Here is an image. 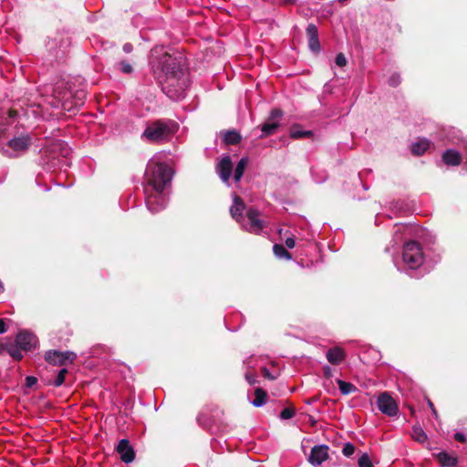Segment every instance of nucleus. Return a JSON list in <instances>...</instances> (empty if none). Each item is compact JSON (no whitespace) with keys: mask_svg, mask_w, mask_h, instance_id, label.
I'll list each match as a JSON object with an SVG mask.
<instances>
[{"mask_svg":"<svg viewBox=\"0 0 467 467\" xmlns=\"http://www.w3.org/2000/svg\"><path fill=\"white\" fill-rule=\"evenodd\" d=\"M233 171V163L230 157L226 156L222 159L217 166V171L221 179L227 182L231 177Z\"/></svg>","mask_w":467,"mask_h":467,"instance_id":"nucleus-11","label":"nucleus"},{"mask_svg":"<svg viewBox=\"0 0 467 467\" xmlns=\"http://www.w3.org/2000/svg\"><path fill=\"white\" fill-rule=\"evenodd\" d=\"M36 342L35 337L28 332H19L16 338V345L24 350H29Z\"/></svg>","mask_w":467,"mask_h":467,"instance_id":"nucleus-12","label":"nucleus"},{"mask_svg":"<svg viewBox=\"0 0 467 467\" xmlns=\"http://www.w3.org/2000/svg\"><path fill=\"white\" fill-rule=\"evenodd\" d=\"M273 250L274 254L278 258L286 260H290L292 258L291 254L282 244H275Z\"/></svg>","mask_w":467,"mask_h":467,"instance_id":"nucleus-23","label":"nucleus"},{"mask_svg":"<svg viewBox=\"0 0 467 467\" xmlns=\"http://www.w3.org/2000/svg\"><path fill=\"white\" fill-rule=\"evenodd\" d=\"M119 69L121 72L125 73V74H130V73H131V72H132V70H133V68H132L131 65H130V64H129V63H128V62H126V61H121V62H119Z\"/></svg>","mask_w":467,"mask_h":467,"instance_id":"nucleus-30","label":"nucleus"},{"mask_svg":"<svg viewBox=\"0 0 467 467\" xmlns=\"http://www.w3.org/2000/svg\"><path fill=\"white\" fill-rule=\"evenodd\" d=\"M164 191H155L150 187H144L145 202L151 213H158L165 206Z\"/></svg>","mask_w":467,"mask_h":467,"instance_id":"nucleus-5","label":"nucleus"},{"mask_svg":"<svg viewBox=\"0 0 467 467\" xmlns=\"http://www.w3.org/2000/svg\"><path fill=\"white\" fill-rule=\"evenodd\" d=\"M337 383L338 385L340 392L343 395H348V394L352 393V392L357 390L356 386L353 385L352 383L346 382V381H344L342 379H337Z\"/></svg>","mask_w":467,"mask_h":467,"instance_id":"nucleus-24","label":"nucleus"},{"mask_svg":"<svg viewBox=\"0 0 467 467\" xmlns=\"http://www.w3.org/2000/svg\"><path fill=\"white\" fill-rule=\"evenodd\" d=\"M377 405L383 414L390 417L395 416L399 410L397 402L388 392H382L379 395Z\"/></svg>","mask_w":467,"mask_h":467,"instance_id":"nucleus-6","label":"nucleus"},{"mask_svg":"<svg viewBox=\"0 0 467 467\" xmlns=\"http://www.w3.org/2000/svg\"><path fill=\"white\" fill-rule=\"evenodd\" d=\"M328 459V447L327 445L315 446L311 450L308 461L314 466H319Z\"/></svg>","mask_w":467,"mask_h":467,"instance_id":"nucleus-9","label":"nucleus"},{"mask_svg":"<svg viewBox=\"0 0 467 467\" xmlns=\"http://www.w3.org/2000/svg\"><path fill=\"white\" fill-rule=\"evenodd\" d=\"M67 370L66 368H62V369L58 372V374H57V378H56V379H55V381H54V385H55L56 387H59V386H61V385L64 383V381H65V378H66V375H67Z\"/></svg>","mask_w":467,"mask_h":467,"instance_id":"nucleus-29","label":"nucleus"},{"mask_svg":"<svg viewBox=\"0 0 467 467\" xmlns=\"http://www.w3.org/2000/svg\"><path fill=\"white\" fill-rule=\"evenodd\" d=\"M178 126L172 120L158 119L149 123L141 138L151 143L166 142L177 132Z\"/></svg>","mask_w":467,"mask_h":467,"instance_id":"nucleus-3","label":"nucleus"},{"mask_svg":"<svg viewBox=\"0 0 467 467\" xmlns=\"http://www.w3.org/2000/svg\"><path fill=\"white\" fill-rule=\"evenodd\" d=\"M261 373L264 378L270 380H274L276 378L275 376L272 375L266 368H262Z\"/></svg>","mask_w":467,"mask_h":467,"instance_id":"nucleus-36","label":"nucleus"},{"mask_svg":"<svg viewBox=\"0 0 467 467\" xmlns=\"http://www.w3.org/2000/svg\"><path fill=\"white\" fill-rule=\"evenodd\" d=\"M285 243L286 247H288L290 249L294 248L295 245H296V242H295V239H294L293 236L292 237H287L285 239Z\"/></svg>","mask_w":467,"mask_h":467,"instance_id":"nucleus-40","label":"nucleus"},{"mask_svg":"<svg viewBox=\"0 0 467 467\" xmlns=\"http://www.w3.org/2000/svg\"><path fill=\"white\" fill-rule=\"evenodd\" d=\"M402 261L410 269H418L424 262V254L418 242L410 241L404 244Z\"/></svg>","mask_w":467,"mask_h":467,"instance_id":"nucleus-4","label":"nucleus"},{"mask_svg":"<svg viewBox=\"0 0 467 467\" xmlns=\"http://www.w3.org/2000/svg\"><path fill=\"white\" fill-rule=\"evenodd\" d=\"M247 162H248V161L246 158H242L239 161V162L235 168V171H234V180L236 182L240 181V179L242 178L244 171L245 170V167L247 165Z\"/></svg>","mask_w":467,"mask_h":467,"instance_id":"nucleus-25","label":"nucleus"},{"mask_svg":"<svg viewBox=\"0 0 467 467\" xmlns=\"http://www.w3.org/2000/svg\"><path fill=\"white\" fill-rule=\"evenodd\" d=\"M267 401V393L262 388H256L254 389V399L252 401V404L254 407H261L265 405Z\"/></svg>","mask_w":467,"mask_h":467,"instance_id":"nucleus-19","label":"nucleus"},{"mask_svg":"<svg viewBox=\"0 0 467 467\" xmlns=\"http://www.w3.org/2000/svg\"><path fill=\"white\" fill-rule=\"evenodd\" d=\"M346 358L344 349L340 347H335L327 352V358L333 365L340 364Z\"/></svg>","mask_w":467,"mask_h":467,"instance_id":"nucleus-16","label":"nucleus"},{"mask_svg":"<svg viewBox=\"0 0 467 467\" xmlns=\"http://www.w3.org/2000/svg\"><path fill=\"white\" fill-rule=\"evenodd\" d=\"M150 65L164 93L172 99L184 97L189 77L178 57L170 55L163 47H155L150 51Z\"/></svg>","mask_w":467,"mask_h":467,"instance_id":"nucleus-1","label":"nucleus"},{"mask_svg":"<svg viewBox=\"0 0 467 467\" xmlns=\"http://www.w3.org/2000/svg\"><path fill=\"white\" fill-rule=\"evenodd\" d=\"M245 209L244 201L237 195L234 198V203L230 208L232 217L238 223L243 220V213Z\"/></svg>","mask_w":467,"mask_h":467,"instance_id":"nucleus-14","label":"nucleus"},{"mask_svg":"<svg viewBox=\"0 0 467 467\" xmlns=\"http://www.w3.org/2000/svg\"><path fill=\"white\" fill-rule=\"evenodd\" d=\"M358 467H374L372 462L367 453L359 457L358 462Z\"/></svg>","mask_w":467,"mask_h":467,"instance_id":"nucleus-28","label":"nucleus"},{"mask_svg":"<svg viewBox=\"0 0 467 467\" xmlns=\"http://www.w3.org/2000/svg\"><path fill=\"white\" fill-rule=\"evenodd\" d=\"M5 350L4 345L0 342V354H2Z\"/></svg>","mask_w":467,"mask_h":467,"instance_id":"nucleus-47","label":"nucleus"},{"mask_svg":"<svg viewBox=\"0 0 467 467\" xmlns=\"http://www.w3.org/2000/svg\"><path fill=\"white\" fill-rule=\"evenodd\" d=\"M117 451L119 454L121 461L125 463L131 462L135 458V452L128 440L123 439L119 441L117 446Z\"/></svg>","mask_w":467,"mask_h":467,"instance_id":"nucleus-10","label":"nucleus"},{"mask_svg":"<svg viewBox=\"0 0 467 467\" xmlns=\"http://www.w3.org/2000/svg\"><path fill=\"white\" fill-rule=\"evenodd\" d=\"M279 122L278 121H271L268 120V122L263 124L262 126V137H267L269 135H272L275 133V130L278 128Z\"/></svg>","mask_w":467,"mask_h":467,"instance_id":"nucleus-22","label":"nucleus"},{"mask_svg":"<svg viewBox=\"0 0 467 467\" xmlns=\"http://www.w3.org/2000/svg\"><path fill=\"white\" fill-rule=\"evenodd\" d=\"M36 382H37L36 378H35L33 376H28L26 378V385L28 388L33 387Z\"/></svg>","mask_w":467,"mask_h":467,"instance_id":"nucleus-39","label":"nucleus"},{"mask_svg":"<svg viewBox=\"0 0 467 467\" xmlns=\"http://www.w3.org/2000/svg\"><path fill=\"white\" fill-rule=\"evenodd\" d=\"M9 353L16 360H20L23 358V355H22L20 349H13V350H10Z\"/></svg>","mask_w":467,"mask_h":467,"instance_id":"nucleus-37","label":"nucleus"},{"mask_svg":"<svg viewBox=\"0 0 467 467\" xmlns=\"http://www.w3.org/2000/svg\"><path fill=\"white\" fill-rule=\"evenodd\" d=\"M442 161L446 165L458 166L462 162V155L454 150H447L442 154Z\"/></svg>","mask_w":467,"mask_h":467,"instance_id":"nucleus-17","label":"nucleus"},{"mask_svg":"<svg viewBox=\"0 0 467 467\" xmlns=\"http://www.w3.org/2000/svg\"><path fill=\"white\" fill-rule=\"evenodd\" d=\"M4 291V285L2 284V282H0V293H2Z\"/></svg>","mask_w":467,"mask_h":467,"instance_id":"nucleus-48","label":"nucleus"},{"mask_svg":"<svg viewBox=\"0 0 467 467\" xmlns=\"http://www.w3.org/2000/svg\"><path fill=\"white\" fill-rule=\"evenodd\" d=\"M6 331V325L4 319H0V334H3Z\"/></svg>","mask_w":467,"mask_h":467,"instance_id":"nucleus-44","label":"nucleus"},{"mask_svg":"<svg viewBox=\"0 0 467 467\" xmlns=\"http://www.w3.org/2000/svg\"><path fill=\"white\" fill-rule=\"evenodd\" d=\"M431 146V141L426 139H420L411 145V152L420 156L422 155Z\"/></svg>","mask_w":467,"mask_h":467,"instance_id":"nucleus-18","label":"nucleus"},{"mask_svg":"<svg viewBox=\"0 0 467 467\" xmlns=\"http://www.w3.org/2000/svg\"><path fill=\"white\" fill-rule=\"evenodd\" d=\"M411 436L415 441L420 443L427 441V435L420 426L413 427Z\"/></svg>","mask_w":467,"mask_h":467,"instance_id":"nucleus-26","label":"nucleus"},{"mask_svg":"<svg viewBox=\"0 0 467 467\" xmlns=\"http://www.w3.org/2000/svg\"><path fill=\"white\" fill-rule=\"evenodd\" d=\"M173 171L164 163L151 159L146 167L144 173V187L152 188L155 191H164L171 183Z\"/></svg>","mask_w":467,"mask_h":467,"instance_id":"nucleus-2","label":"nucleus"},{"mask_svg":"<svg viewBox=\"0 0 467 467\" xmlns=\"http://www.w3.org/2000/svg\"><path fill=\"white\" fill-rule=\"evenodd\" d=\"M324 375L327 379H329L332 377V369L329 367L324 368Z\"/></svg>","mask_w":467,"mask_h":467,"instance_id":"nucleus-41","label":"nucleus"},{"mask_svg":"<svg viewBox=\"0 0 467 467\" xmlns=\"http://www.w3.org/2000/svg\"><path fill=\"white\" fill-rule=\"evenodd\" d=\"M241 140V135L235 130H229L224 133L223 141L227 145H236Z\"/></svg>","mask_w":467,"mask_h":467,"instance_id":"nucleus-21","label":"nucleus"},{"mask_svg":"<svg viewBox=\"0 0 467 467\" xmlns=\"http://www.w3.org/2000/svg\"><path fill=\"white\" fill-rule=\"evenodd\" d=\"M428 404H429L430 408L431 409L432 413H433L435 416H437V411H436V410H435V408H434V406H433L432 402H431V400H429V401H428Z\"/></svg>","mask_w":467,"mask_h":467,"instance_id":"nucleus-45","label":"nucleus"},{"mask_svg":"<svg viewBox=\"0 0 467 467\" xmlns=\"http://www.w3.org/2000/svg\"><path fill=\"white\" fill-rule=\"evenodd\" d=\"M454 439L460 442H464L465 441V437L462 433H460V432H457L455 435H454Z\"/></svg>","mask_w":467,"mask_h":467,"instance_id":"nucleus-42","label":"nucleus"},{"mask_svg":"<svg viewBox=\"0 0 467 467\" xmlns=\"http://www.w3.org/2000/svg\"><path fill=\"white\" fill-rule=\"evenodd\" d=\"M437 459L441 467H452L457 463V459L446 452H440Z\"/></svg>","mask_w":467,"mask_h":467,"instance_id":"nucleus-20","label":"nucleus"},{"mask_svg":"<svg viewBox=\"0 0 467 467\" xmlns=\"http://www.w3.org/2000/svg\"><path fill=\"white\" fill-rule=\"evenodd\" d=\"M283 115L282 110L278 109H274L271 110L269 120L277 121Z\"/></svg>","mask_w":467,"mask_h":467,"instance_id":"nucleus-33","label":"nucleus"},{"mask_svg":"<svg viewBox=\"0 0 467 467\" xmlns=\"http://www.w3.org/2000/svg\"><path fill=\"white\" fill-rule=\"evenodd\" d=\"M290 136L293 139H301L304 137H310V136H312V131H310V130L301 131L296 128H293L290 131Z\"/></svg>","mask_w":467,"mask_h":467,"instance_id":"nucleus-27","label":"nucleus"},{"mask_svg":"<svg viewBox=\"0 0 467 467\" xmlns=\"http://www.w3.org/2000/svg\"><path fill=\"white\" fill-rule=\"evenodd\" d=\"M336 64L338 67H345L347 65V59L342 53H339L336 57Z\"/></svg>","mask_w":467,"mask_h":467,"instance_id":"nucleus-35","label":"nucleus"},{"mask_svg":"<svg viewBox=\"0 0 467 467\" xmlns=\"http://www.w3.org/2000/svg\"><path fill=\"white\" fill-rule=\"evenodd\" d=\"M342 452L345 456L349 457L355 452V446L352 443H346L343 447Z\"/></svg>","mask_w":467,"mask_h":467,"instance_id":"nucleus-32","label":"nucleus"},{"mask_svg":"<svg viewBox=\"0 0 467 467\" xmlns=\"http://www.w3.org/2000/svg\"><path fill=\"white\" fill-rule=\"evenodd\" d=\"M249 221L247 231L249 233L259 234L267 225V223L260 219V212L254 208H250L246 213Z\"/></svg>","mask_w":467,"mask_h":467,"instance_id":"nucleus-8","label":"nucleus"},{"mask_svg":"<svg viewBox=\"0 0 467 467\" xmlns=\"http://www.w3.org/2000/svg\"><path fill=\"white\" fill-rule=\"evenodd\" d=\"M30 137L28 135L14 138L8 141V146L17 152H25L30 145Z\"/></svg>","mask_w":467,"mask_h":467,"instance_id":"nucleus-13","label":"nucleus"},{"mask_svg":"<svg viewBox=\"0 0 467 467\" xmlns=\"http://www.w3.org/2000/svg\"><path fill=\"white\" fill-rule=\"evenodd\" d=\"M77 358V355L73 352H59L56 350H50L46 353V360L55 366H63L67 363H72Z\"/></svg>","mask_w":467,"mask_h":467,"instance_id":"nucleus-7","label":"nucleus"},{"mask_svg":"<svg viewBox=\"0 0 467 467\" xmlns=\"http://www.w3.org/2000/svg\"><path fill=\"white\" fill-rule=\"evenodd\" d=\"M16 111H15V110H10V111H9V116H10V117H14V116H16Z\"/></svg>","mask_w":467,"mask_h":467,"instance_id":"nucleus-46","label":"nucleus"},{"mask_svg":"<svg viewBox=\"0 0 467 467\" xmlns=\"http://www.w3.org/2000/svg\"><path fill=\"white\" fill-rule=\"evenodd\" d=\"M245 379L250 385H254L257 382L256 376L252 373H246L245 374Z\"/></svg>","mask_w":467,"mask_h":467,"instance_id":"nucleus-38","label":"nucleus"},{"mask_svg":"<svg viewBox=\"0 0 467 467\" xmlns=\"http://www.w3.org/2000/svg\"><path fill=\"white\" fill-rule=\"evenodd\" d=\"M295 416V410L292 408H285L281 411L280 417L284 420L291 419Z\"/></svg>","mask_w":467,"mask_h":467,"instance_id":"nucleus-31","label":"nucleus"},{"mask_svg":"<svg viewBox=\"0 0 467 467\" xmlns=\"http://www.w3.org/2000/svg\"><path fill=\"white\" fill-rule=\"evenodd\" d=\"M132 49H133V47H132V45H131V44H130V43H127V44H125V45L123 46V50H124V52H126V53H130V52L132 51Z\"/></svg>","mask_w":467,"mask_h":467,"instance_id":"nucleus-43","label":"nucleus"},{"mask_svg":"<svg viewBox=\"0 0 467 467\" xmlns=\"http://www.w3.org/2000/svg\"><path fill=\"white\" fill-rule=\"evenodd\" d=\"M400 83V76L399 74H392L389 78V84L392 87H397Z\"/></svg>","mask_w":467,"mask_h":467,"instance_id":"nucleus-34","label":"nucleus"},{"mask_svg":"<svg viewBox=\"0 0 467 467\" xmlns=\"http://www.w3.org/2000/svg\"><path fill=\"white\" fill-rule=\"evenodd\" d=\"M306 35L308 37V45L311 50L318 51L320 48L318 41L317 28L315 25L309 24L306 27Z\"/></svg>","mask_w":467,"mask_h":467,"instance_id":"nucleus-15","label":"nucleus"}]
</instances>
